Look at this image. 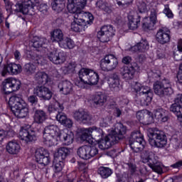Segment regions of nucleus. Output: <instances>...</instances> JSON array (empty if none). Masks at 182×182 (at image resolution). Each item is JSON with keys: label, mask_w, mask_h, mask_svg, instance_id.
<instances>
[{"label": "nucleus", "mask_w": 182, "mask_h": 182, "mask_svg": "<svg viewBox=\"0 0 182 182\" xmlns=\"http://www.w3.org/2000/svg\"><path fill=\"white\" fill-rule=\"evenodd\" d=\"M156 38L159 43L164 45V43L170 42V33L164 30H159L156 33Z\"/></svg>", "instance_id": "c85d7f7f"}, {"label": "nucleus", "mask_w": 182, "mask_h": 182, "mask_svg": "<svg viewBox=\"0 0 182 182\" xmlns=\"http://www.w3.org/2000/svg\"><path fill=\"white\" fill-rule=\"evenodd\" d=\"M14 57L16 60H19V59H21V53L18 51H15Z\"/></svg>", "instance_id": "0e129e2a"}, {"label": "nucleus", "mask_w": 182, "mask_h": 182, "mask_svg": "<svg viewBox=\"0 0 182 182\" xmlns=\"http://www.w3.org/2000/svg\"><path fill=\"white\" fill-rule=\"evenodd\" d=\"M117 182H129V179L126 177V175L119 177L117 180Z\"/></svg>", "instance_id": "052dcab7"}, {"label": "nucleus", "mask_w": 182, "mask_h": 182, "mask_svg": "<svg viewBox=\"0 0 182 182\" xmlns=\"http://www.w3.org/2000/svg\"><path fill=\"white\" fill-rule=\"evenodd\" d=\"M154 93L161 97L163 96H168L174 93L171 82L168 80H164L162 82L157 81L154 84Z\"/></svg>", "instance_id": "9b49d317"}, {"label": "nucleus", "mask_w": 182, "mask_h": 182, "mask_svg": "<svg viewBox=\"0 0 182 182\" xmlns=\"http://www.w3.org/2000/svg\"><path fill=\"white\" fill-rule=\"evenodd\" d=\"M119 65V60L114 55H107L100 60V66L104 72L114 70Z\"/></svg>", "instance_id": "4468645a"}, {"label": "nucleus", "mask_w": 182, "mask_h": 182, "mask_svg": "<svg viewBox=\"0 0 182 182\" xmlns=\"http://www.w3.org/2000/svg\"><path fill=\"white\" fill-rule=\"evenodd\" d=\"M99 153V150L94 145L84 146L77 149V154L82 160H89L95 157Z\"/></svg>", "instance_id": "dca6fc26"}, {"label": "nucleus", "mask_w": 182, "mask_h": 182, "mask_svg": "<svg viewBox=\"0 0 182 182\" xmlns=\"http://www.w3.org/2000/svg\"><path fill=\"white\" fill-rule=\"evenodd\" d=\"M54 171L55 173H59L62 171L63 166H65V163L63 160L59 159L58 158H54Z\"/></svg>", "instance_id": "a19ab883"}, {"label": "nucleus", "mask_w": 182, "mask_h": 182, "mask_svg": "<svg viewBox=\"0 0 182 182\" xmlns=\"http://www.w3.org/2000/svg\"><path fill=\"white\" fill-rule=\"evenodd\" d=\"M33 93L41 100H50L53 92L49 88L45 86H37L33 90Z\"/></svg>", "instance_id": "aec40b11"}, {"label": "nucleus", "mask_w": 182, "mask_h": 182, "mask_svg": "<svg viewBox=\"0 0 182 182\" xmlns=\"http://www.w3.org/2000/svg\"><path fill=\"white\" fill-rule=\"evenodd\" d=\"M146 145V141L143 138V135L140 132L137 131L132 133V139L129 140V146L135 153H139L144 149Z\"/></svg>", "instance_id": "ddd939ff"}, {"label": "nucleus", "mask_w": 182, "mask_h": 182, "mask_svg": "<svg viewBox=\"0 0 182 182\" xmlns=\"http://www.w3.org/2000/svg\"><path fill=\"white\" fill-rule=\"evenodd\" d=\"M109 124H110V118L106 117L103 118L100 122V127L105 129V127H109Z\"/></svg>", "instance_id": "09e8293b"}, {"label": "nucleus", "mask_w": 182, "mask_h": 182, "mask_svg": "<svg viewBox=\"0 0 182 182\" xmlns=\"http://www.w3.org/2000/svg\"><path fill=\"white\" fill-rule=\"evenodd\" d=\"M148 137L149 143L151 147L163 149L167 145V136L161 131L157 129L149 130Z\"/></svg>", "instance_id": "9d476101"}, {"label": "nucleus", "mask_w": 182, "mask_h": 182, "mask_svg": "<svg viewBox=\"0 0 182 182\" xmlns=\"http://www.w3.org/2000/svg\"><path fill=\"white\" fill-rule=\"evenodd\" d=\"M106 100V96L102 92H97L92 96V102L96 106H103Z\"/></svg>", "instance_id": "c9c22d12"}, {"label": "nucleus", "mask_w": 182, "mask_h": 182, "mask_svg": "<svg viewBox=\"0 0 182 182\" xmlns=\"http://www.w3.org/2000/svg\"><path fill=\"white\" fill-rule=\"evenodd\" d=\"M33 119L35 123H38V124H41L43 123L45 120H46V113L43 110H36L35 112Z\"/></svg>", "instance_id": "4c0bfd02"}, {"label": "nucleus", "mask_w": 182, "mask_h": 182, "mask_svg": "<svg viewBox=\"0 0 182 182\" xmlns=\"http://www.w3.org/2000/svg\"><path fill=\"white\" fill-rule=\"evenodd\" d=\"M87 2V0H68V12L74 14V18L70 25V30L73 32H83L93 23V14L82 11L86 6Z\"/></svg>", "instance_id": "f03ea898"}, {"label": "nucleus", "mask_w": 182, "mask_h": 182, "mask_svg": "<svg viewBox=\"0 0 182 182\" xmlns=\"http://www.w3.org/2000/svg\"><path fill=\"white\" fill-rule=\"evenodd\" d=\"M149 19L150 21H149V17H145L142 21V28L144 31H153L154 29V25L157 23V13H156V10L151 11Z\"/></svg>", "instance_id": "412c9836"}, {"label": "nucleus", "mask_w": 182, "mask_h": 182, "mask_svg": "<svg viewBox=\"0 0 182 182\" xmlns=\"http://www.w3.org/2000/svg\"><path fill=\"white\" fill-rule=\"evenodd\" d=\"M18 138L24 143H33L36 141V134L31 129L26 127H22L18 132Z\"/></svg>", "instance_id": "f3484780"}, {"label": "nucleus", "mask_w": 182, "mask_h": 182, "mask_svg": "<svg viewBox=\"0 0 182 182\" xmlns=\"http://www.w3.org/2000/svg\"><path fill=\"white\" fill-rule=\"evenodd\" d=\"M133 89L136 92V102H138L141 106H149L153 99L150 87L143 85L140 82H135Z\"/></svg>", "instance_id": "423d86ee"}, {"label": "nucleus", "mask_w": 182, "mask_h": 182, "mask_svg": "<svg viewBox=\"0 0 182 182\" xmlns=\"http://www.w3.org/2000/svg\"><path fill=\"white\" fill-rule=\"evenodd\" d=\"M62 125L64 126V127H68V129H71L73 126V121L69 118H66Z\"/></svg>", "instance_id": "603ef678"}, {"label": "nucleus", "mask_w": 182, "mask_h": 182, "mask_svg": "<svg viewBox=\"0 0 182 182\" xmlns=\"http://www.w3.org/2000/svg\"><path fill=\"white\" fill-rule=\"evenodd\" d=\"M28 101L29 103H31V105H36V103H38V97L35 95H31L28 97Z\"/></svg>", "instance_id": "864d4df0"}, {"label": "nucleus", "mask_w": 182, "mask_h": 182, "mask_svg": "<svg viewBox=\"0 0 182 182\" xmlns=\"http://www.w3.org/2000/svg\"><path fill=\"white\" fill-rule=\"evenodd\" d=\"M90 53H91L92 55H97V53H98L97 47H92L90 51Z\"/></svg>", "instance_id": "e2e57ef3"}, {"label": "nucleus", "mask_w": 182, "mask_h": 182, "mask_svg": "<svg viewBox=\"0 0 182 182\" xmlns=\"http://www.w3.org/2000/svg\"><path fill=\"white\" fill-rule=\"evenodd\" d=\"M73 117L77 122H81L84 124L92 122V115L83 110L75 111L73 114Z\"/></svg>", "instance_id": "bb28decb"}, {"label": "nucleus", "mask_w": 182, "mask_h": 182, "mask_svg": "<svg viewBox=\"0 0 182 182\" xmlns=\"http://www.w3.org/2000/svg\"><path fill=\"white\" fill-rule=\"evenodd\" d=\"M114 114H116L117 117H120V114H122V111L120 110V109L116 108Z\"/></svg>", "instance_id": "69168bd1"}, {"label": "nucleus", "mask_w": 182, "mask_h": 182, "mask_svg": "<svg viewBox=\"0 0 182 182\" xmlns=\"http://www.w3.org/2000/svg\"><path fill=\"white\" fill-rule=\"evenodd\" d=\"M6 150L9 154L15 156L21 153V144L16 141H10L6 145Z\"/></svg>", "instance_id": "cd10ccee"}, {"label": "nucleus", "mask_w": 182, "mask_h": 182, "mask_svg": "<svg viewBox=\"0 0 182 182\" xmlns=\"http://www.w3.org/2000/svg\"><path fill=\"white\" fill-rule=\"evenodd\" d=\"M177 49L180 53V58H182V40H179L178 42Z\"/></svg>", "instance_id": "6e6d98bb"}, {"label": "nucleus", "mask_w": 182, "mask_h": 182, "mask_svg": "<svg viewBox=\"0 0 182 182\" xmlns=\"http://www.w3.org/2000/svg\"><path fill=\"white\" fill-rule=\"evenodd\" d=\"M129 168L132 174H134V173H136V165L133 164H129Z\"/></svg>", "instance_id": "13d9d810"}, {"label": "nucleus", "mask_w": 182, "mask_h": 182, "mask_svg": "<svg viewBox=\"0 0 182 182\" xmlns=\"http://www.w3.org/2000/svg\"><path fill=\"white\" fill-rule=\"evenodd\" d=\"M80 80L75 82L78 87L85 88L87 85H97L99 74L96 71L89 68H82L79 71Z\"/></svg>", "instance_id": "0eeeda50"}, {"label": "nucleus", "mask_w": 182, "mask_h": 182, "mask_svg": "<svg viewBox=\"0 0 182 182\" xmlns=\"http://www.w3.org/2000/svg\"><path fill=\"white\" fill-rule=\"evenodd\" d=\"M36 161L38 164L48 166L50 163L49 152L43 148H38L36 150L35 154Z\"/></svg>", "instance_id": "a211bd4d"}, {"label": "nucleus", "mask_w": 182, "mask_h": 182, "mask_svg": "<svg viewBox=\"0 0 182 182\" xmlns=\"http://www.w3.org/2000/svg\"><path fill=\"white\" fill-rule=\"evenodd\" d=\"M35 77L38 83H41L42 85H50L49 82H52V78L43 72H38Z\"/></svg>", "instance_id": "f704fd0d"}, {"label": "nucleus", "mask_w": 182, "mask_h": 182, "mask_svg": "<svg viewBox=\"0 0 182 182\" xmlns=\"http://www.w3.org/2000/svg\"><path fill=\"white\" fill-rule=\"evenodd\" d=\"M9 106L11 108L12 113L18 119H23L28 116L29 109L28 104L22 99L20 95H13L9 98Z\"/></svg>", "instance_id": "39448f33"}, {"label": "nucleus", "mask_w": 182, "mask_h": 182, "mask_svg": "<svg viewBox=\"0 0 182 182\" xmlns=\"http://www.w3.org/2000/svg\"><path fill=\"white\" fill-rule=\"evenodd\" d=\"M117 5L119 6H122L123 5H130L134 0H116Z\"/></svg>", "instance_id": "3c124183"}, {"label": "nucleus", "mask_w": 182, "mask_h": 182, "mask_svg": "<svg viewBox=\"0 0 182 182\" xmlns=\"http://www.w3.org/2000/svg\"><path fill=\"white\" fill-rule=\"evenodd\" d=\"M177 80L178 83H182V70H179L178 75H177Z\"/></svg>", "instance_id": "bf43d9fd"}, {"label": "nucleus", "mask_w": 182, "mask_h": 182, "mask_svg": "<svg viewBox=\"0 0 182 182\" xmlns=\"http://www.w3.org/2000/svg\"><path fill=\"white\" fill-rule=\"evenodd\" d=\"M15 136V132L12 129L9 131H5L4 129H0V143L6 137H14Z\"/></svg>", "instance_id": "79ce46f5"}, {"label": "nucleus", "mask_w": 182, "mask_h": 182, "mask_svg": "<svg viewBox=\"0 0 182 182\" xmlns=\"http://www.w3.org/2000/svg\"><path fill=\"white\" fill-rule=\"evenodd\" d=\"M21 72H22V66L19 64L11 63L4 66L1 75L2 76H6L7 73L10 75H19Z\"/></svg>", "instance_id": "b1692460"}, {"label": "nucleus", "mask_w": 182, "mask_h": 182, "mask_svg": "<svg viewBox=\"0 0 182 182\" xmlns=\"http://www.w3.org/2000/svg\"><path fill=\"white\" fill-rule=\"evenodd\" d=\"M25 70L27 72V75H33L35 70H36V66L31 63L26 64Z\"/></svg>", "instance_id": "de8ad7c7"}, {"label": "nucleus", "mask_w": 182, "mask_h": 182, "mask_svg": "<svg viewBox=\"0 0 182 182\" xmlns=\"http://www.w3.org/2000/svg\"><path fill=\"white\" fill-rule=\"evenodd\" d=\"M136 72H140V68L136 64L132 67L125 66L122 69V75L127 80L133 79Z\"/></svg>", "instance_id": "a878e982"}, {"label": "nucleus", "mask_w": 182, "mask_h": 182, "mask_svg": "<svg viewBox=\"0 0 182 182\" xmlns=\"http://www.w3.org/2000/svg\"><path fill=\"white\" fill-rule=\"evenodd\" d=\"M182 94H178L176 99L175 102L171 105L170 111L172 112L178 118L179 122H182Z\"/></svg>", "instance_id": "4be33fe9"}, {"label": "nucleus", "mask_w": 182, "mask_h": 182, "mask_svg": "<svg viewBox=\"0 0 182 182\" xmlns=\"http://www.w3.org/2000/svg\"><path fill=\"white\" fill-rule=\"evenodd\" d=\"M58 89L63 95H69L72 92V82L65 80L58 84Z\"/></svg>", "instance_id": "473e14b6"}, {"label": "nucleus", "mask_w": 182, "mask_h": 182, "mask_svg": "<svg viewBox=\"0 0 182 182\" xmlns=\"http://www.w3.org/2000/svg\"><path fill=\"white\" fill-rule=\"evenodd\" d=\"M21 80L15 77H9L2 82V92L4 95H11L21 89Z\"/></svg>", "instance_id": "f8f14e48"}, {"label": "nucleus", "mask_w": 182, "mask_h": 182, "mask_svg": "<svg viewBox=\"0 0 182 182\" xmlns=\"http://www.w3.org/2000/svg\"><path fill=\"white\" fill-rule=\"evenodd\" d=\"M114 35V29L112 26H104L97 33V38L100 42H109L110 38Z\"/></svg>", "instance_id": "6ab92c4d"}, {"label": "nucleus", "mask_w": 182, "mask_h": 182, "mask_svg": "<svg viewBox=\"0 0 182 182\" xmlns=\"http://www.w3.org/2000/svg\"><path fill=\"white\" fill-rule=\"evenodd\" d=\"M149 41L146 39H142L139 43L132 47L131 50L133 52H145V50H149Z\"/></svg>", "instance_id": "7c9ffc66"}, {"label": "nucleus", "mask_w": 182, "mask_h": 182, "mask_svg": "<svg viewBox=\"0 0 182 182\" xmlns=\"http://www.w3.org/2000/svg\"><path fill=\"white\" fill-rule=\"evenodd\" d=\"M156 159V155L153 152L144 151L141 154V160L143 163H148L149 166Z\"/></svg>", "instance_id": "2f4dec72"}, {"label": "nucleus", "mask_w": 182, "mask_h": 182, "mask_svg": "<svg viewBox=\"0 0 182 182\" xmlns=\"http://www.w3.org/2000/svg\"><path fill=\"white\" fill-rule=\"evenodd\" d=\"M0 182H6V178H5V177L1 174H0Z\"/></svg>", "instance_id": "774afa93"}, {"label": "nucleus", "mask_w": 182, "mask_h": 182, "mask_svg": "<svg viewBox=\"0 0 182 182\" xmlns=\"http://www.w3.org/2000/svg\"><path fill=\"white\" fill-rule=\"evenodd\" d=\"M16 6L24 15L29 14V11H33L34 8H37L40 12L48 11V4H41V0H25L22 3H17Z\"/></svg>", "instance_id": "6e6552de"}, {"label": "nucleus", "mask_w": 182, "mask_h": 182, "mask_svg": "<svg viewBox=\"0 0 182 182\" xmlns=\"http://www.w3.org/2000/svg\"><path fill=\"white\" fill-rule=\"evenodd\" d=\"M107 83L109 85V89L112 92H119L122 89V85H120V81L119 77L117 76H111L107 80Z\"/></svg>", "instance_id": "c756f323"}, {"label": "nucleus", "mask_w": 182, "mask_h": 182, "mask_svg": "<svg viewBox=\"0 0 182 182\" xmlns=\"http://www.w3.org/2000/svg\"><path fill=\"white\" fill-rule=\"evenodd\" d=\"M48 59L55 65H60L66 60V56L63 52H58V50H54L48 54Z\"/></svg>", "instance_id": "393cba45"}, {"label": "nucleus", "mask_w": 182, "mask_h": 182, "mask_svg": "<svg viewBox=\"0 0 182 182\" xmlns=\"http://www.w3.org/2000/svg\"><path fill=\"white\" fill-rule=\"evenodd\" d=\"M98 174H100L102 178H108V177H110V176L113 174V171L109 168L100 166L98 169Z\"/></svg>", "instance_id": "ea45409f"}, {"label": "nucleus", "mask_w": 182, "mask_h": 182, "mask_svg": "<svg viewBox=\"0 0 182 182\" xmlns=\"http://www.w3.org/2000/svg\"><path fill=\"white\" fill-rule=\"evenodd\" d=\"M182 166V161H179L178 162H176V164L171 165V167H173V168H178L180 167H181Z\"/></svg>", "instance_id": "680f3d73"}, {"label": "nucleus", "mask_w": 182, "mask_h": 182, "mask_svg": "<svg viewBox=\"0 0 182 182\" xmlns=\"http://www.w3.org/2000/svg\"><path fill=\"white\" fill-rule=\"evenodd\" d=\"M63 105L59 103V102L56 101V100H53V101H51L48 106V112L50 113H53V112H58V114L56 115V120L57 122H59L60 124H63L66 119H68L66 114L62 113V112H63Z\"/></svg>", "instance_id": "2eb2a0df"}, {"label": "nucleus", "mask_w": 182, "mask_h": 182, "mask_svg": "<svg viewBox=\"0 0 182 182\" xmlns=\"http://www.w3.org/2000/svg\"><path fill=\"white\" fill-rule=\"evenodd\" d=\"M75 68H76V64L75 63H70L61 68V72H63L64 75L71 73V72L75 70Z\"/></svg>", "instance_id": "37998d69"}, {"label": "nucleus", "mask_w": 182, "mask_h": 182, "mask_svg": "<svg viewBox=\"0 0 182 182\" xmlns=\"http://www.w3.org/2000/svg\"><path fill=\"white\" fill-rule=\"evenodd\" d=\"M130 62H132V58L130 56L124 57L122 59V63H124L125 65H129Z\"/></svg>", "instance_id": "4d7b16f0"}, {"label": "nucleus", "mask_w": 182, "mask_h": 182, "mask_svg": "<svg viewBox=\"0 0 182 182\" xmlns=\"http://www.w3.org/2000/svg\"><path fill=\"white\" fill-rule=\"evenodd\" d=\"M50 39L53 42H57L62 49H74L76 46L73 40L69 37H64L63 32L60 29L51 31Z\"/></svg>", "instance_id": "1a4fd4ad"}, {"label": "nucleus", "mask_w": 182, "mask_h": 182, "mask_svg": "<svg viewBox=\"0 0 182 182\" xmlns=\"http://www.w3.org/2000/svg\"><path fill=\"white\" fill-rule=\"evenodd\" d=\"M148 76H149V77H157V74L154 72L151 71L148 73Z\"/></svg>", "instance_id": "338daca9"}, {"label": "nucleus", "mask_w": 182, "mask_h": 182, "mask_svg": "<svg viewBox=\"0 0 182 182\" xmlns=\"http://www.w3.org/2000/svg\"><path fill=\"white\" fill-rule=\"evenodd\" d=\"M149 167L158 174H161L163 173V170L164 169V166L159 162H157V159H156L154 161H153L150 165Z\"/></svg>", "instance_id": "58836bf2"}, {"label": "nucleus", "mask_w": 182, "mask_h": 182, "mask_svg": "<svg viewBox=\"0 0 182 182\" xmlns=\"http://www.w3.org/2000/svg\"><path fill=\"white\" fill-rule=\"evenodd\" d=\"M70 153V150L67 147H60L54 154V159L65 160V159L69 156Z\"/></svg>", "instance_id": "72a5a7b5"}, {"label": "nucleus", "mask_w": 182, "mask_h": 182, "mask_svg": "<svg viewBox=\"0 0 182 182\" xmlns=\"http://www.w3.org/2000/svg\"><path fill=\"white\" fill-rule=\"evenodd\" d=\"M52 9L55 12H62L66 6V0H53L51 3Z\"/></svg>", "instance_id": "e433bc0d"}, {"label": "nucleus", "mask_w": 182, "mask_h": 182, "mask_svg": "<svg viewBox=\"0 0 182 182\" xmlns=\"http://www.w3.org/2000/svg\"><path fill=\"white\" fill-rule=\"evenodd\" d=\"M4 1L6 5V11L11 12V9H12V3L9 2V0H4Z\"/></svg>", "instance_id": "5fc2aeb1"}, {"label": "nucleus", "mask_w": 182, "mask_h": 182, "mask_svg": "<svg viewBox=\"0 0 182 182\" xmlns=\"http://www.w3.org/2000/svg\"><path fill=\"white\" fill-rule=\"evenodd\" d=\"M96 8L99 11H105L107 14H110V9L107 6H106V3L103 1L100 0L96 3Z\"/></svg>", "instance_id": "49530a36"}, {"label": "nucleus", "mask_w": 182, "mask_h": 182, "mask_svg": "<svg viewBox=\"0 0 182 182\" xmlns=\"http://www.w3.org/2000/svg\"><path fill=\"white\" fill-rule=\"evenodd\" d=\"M164 14H166L167 18H173V12L170 10V8H168V5L164 6Z\"/></svg>", "instance_id": "8fccbe9b"}, {"label": "nucleus", "mask_w": 182, "mask_h": 182, "mask_svg": "<svg viewBox=\"0 0 182 182\" xmlns=\"http://www.w3.org/2000/svg\"><path fill=\"white\" fill-rule=\"evenodd\" d=\"M141 16L137 11H131L128 15V28L131 31H134L140 26Z\"/></svg>", "instance_id": "5701e85b"}, {"label": "nucleus", "mask_w": 182, "mask_h": 182, "mask_svg": "<svg viewBox=\"0 0 182 182\" xmlns=\"http://www.w3.org/2000/svg\"><path fill=\"white\" fill-rule=\"evenodd\" d=\"M107 132L108 134L105 136L103 129L96 126L83 128L81 129L80 139L82 141H87L89 144L92 146L98 144V147L101 150H107L124 137L126 127L122 123H117L114 127L108 129Z\"/></svg>", "instance_id": "f257e3e1"}, {"label": "nucleus", "mask_w": 182, "mask_h": 182, "mask_svg": "<svg viewBox=\"0 0 182 182\" xmlns=\"http://www.w3.org/2000/svg\"><path fill=\"white\" fill-rule=\"evenodd\" d=\"M74 140L75 134L68 129L60 130L53 124H49L44 127L42 141L47 147L56 146L58 141H62L64 146H70L73 144Z\"/></svg>", "instance_id": "7ed1b4c3"}, {"label": "nucleus", "mask_w": 182, "mask_h": 182, "mask_svg": "<svg viewBox=\"0 0 182 182\" xmlns=\"http://www.w3.org/2000/svg\"><path fill=\"white\" fill-rule=\"evenodd\" d=\"M45 42H46V39L43 38H39V37L35 36L33 37L32 46L36 48H42Z\"/></svg>", "instance_id": "c03bdc74"}, {"label": "nucleus", "mask_w": 182, "mask_h": 182, "mask_svg": "<svg viewBox=\"0 0 182 182\" xmlns=\"http://www.w3.org/2000/svg\"><path fill=\"white\" fill-rule=\"evenodd\" d=\"M154 116H153V114L149 112V110L144 109L136 113V119L140 121V123L145 125L154 123V119L158 120V122H162L164 123L168 120L167 111L164 110L163 108L154 111Z\"/></svg>", "instance_id": "20e7f679"}, {"label": "nucleus", "mask_w": 182, "mask_h": 182, "mask_svg": "<svg viewBox=\"0 0 182 182\" xmlns=\"http://www.w3.org/2000/svg\"><path fill=\"white\" fill-rule=\"evenodd\" d=\"M136 6L139 14H146L149 11V7H147V5L143 1H138L136 2Z\"/></svg>", "instance_id": "a18cd8bd"}]
</instances>
